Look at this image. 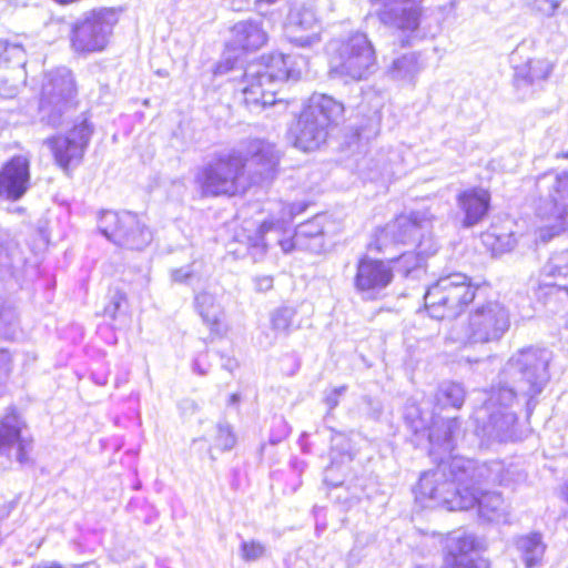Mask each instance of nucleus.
<instances>
[{
    "mask_svg": "<svg viewBox=\"0 0 568 568\" xmlns=\"http://www.w3.org/2000/svg\"><path fill=\"white\" fill-rule=\"evenodd\" d=\"M193 369H194V372H195L196 374H199V375H201V376H203V375H205V374H206V371H205V369H203V368L201 367V365H200L199 361H195V362H194Z\"/></svg>",
    "mask_w": 568,
    "mask_h": 568,
    "instance_id": "52",
    "label": "nucleus"
},
{
    "mask_svg": "<svg viewBox=\"0 0 568 568\" xmlns=\"http://www.w3.org/2000/svg\"><path fill=\"white\" fill-rule=\"evenodd\" d=\"M322 30V23L311 6L296 4L290 10L285 31L287 39L294 45L313 48L320 44Z\"/></svg>",
    "mask_w": 568,
    "mask_h": 568,
    "instance_id": "16",
    "label": "nucleus"
},
{
    "mask_svg": "<svg viewBox=\"0 0 568 568\" xmlns=\"http://www.w3.org/2000/svg\"><path fill=\"white\" fill-rule=\"evenodd\" d=\"M42 240L45 244L50 243V237L45 231L38 232V241Z\"/></svg>",
    "mask_w": 568,
    "mask_h": 568,
    "instance_id": "53",
    "label": "nucleus"
},
{
    "mask_svg": "<svg viewBox=\"0 0 568 568\" xmlns=\"http://www.w3.org/2000/svg\"><path fill=\"white\" fill-rule=\"evenodd\" d=\"M551 64L544 59L528 60L523 65L515 68V79L527 84H534L538 81L546 80L551 72Z\"/></svg>",
    "mask_w": 568,
    "mask_h": 568,
    "instance_id": "33",
    "label": "nucleus"
},
{
    "mask_svg": "<svg viewBox=\"0 0 568 568\" xmlns=\"http://www.w3.org/2000/svg\"><path fill=\"white\" fill-rule=\"evenodd\" d=\"M427 501L446 506L449 510H466L477 505L479 515L484 519L494 523L508 521V506L503 496L496 491L488 490L477 494L475 490H470L469 486H465L455 490H443L438 498L427 499Z\"/></svg>",
    "mask_w": 568,
    "mask_h": 568,
    "instance_id": "11",
    "label": "nucleus"
},
{
    "mask_svg": "<svg viewBox=\"0 0 568 568\" xmlns=\"http://www.w3.org/2000/svg\"><path fill=\"white\" fill-rule=\"evenodd\" d=\"M17 254V245L9 240L7 231L0 227V277L11 274Z\"/></svg>",
    "mask_w": 568,
    "mask_h": 568,
    "instance_id": "36",
    "label": "nucleus"
},
{
    "mask_svg": "<svg viewBox=\"0 0 568 568\" xmlns=\"http://www.w3.org/2000/svg\"><path fill=\"white\" fill-rule=\"evenodd\" d=\"M125 303L126 295L121 291H115L111 295L108 305L104 307V314L111 320H116L118 315L122 310L123 304Z\"/></svg>",
    "mask_w": 568,
    "mask_h": 568,
    "instance_id": "43",
    "label": "nucleus"
},
{
    "mask_svg": "<svg viewBox=\"0 0 568 568\" xmlns=\"http://www.w3.org/2000/svg\"><path fill=\"white\" fill-rule=\"evenodd\" d=\"M559 7V2L557 0H534L532 8L545 14L552 16Z\"/></svg>",
    "mask_w": 568,
    "mask_h": 568,
    "instance_id": "44",
    "label": "nucleus"
},
{
    "mask_svg": "<svg viewBox=\"0 0 568 568\" xmlns=\"http://www.w3.org/2000/svg\"><path fill=\"white\" fill-rule=\"evenodd\" d=\"M490 195L486 190L473 189L458 196V205L465 214L464 225L470 227L480 222L487 214Z\"/></svg>",
    "mask_w": 568,
    "mask_h": 568,
    "instance_id": "26",
    "label": "nucleus"
},
{
    "mask_svg": "<svg viewBox=\"0 0 568 568\" xmlns=\"http://www.w3.org/2000/svg\"><path fill=\"white\" fill-rule=\"evenodd\" d=\"M424 68L420 54L410 52L394 59L386 73L392 81L400 85H415L417 77Z\"/></svg>",
    "mask_w": 568,
    "mask_h": 568,
    "instance_id": "27",
    "label": "nucleus"
},
{
    "mask_svg": "<svg viewBox=\"0 0 568 568\" xmlns=\"http://www.w3.org/2000/svg\"><path fill=\"white\" fill-rule=\"evenodd\" d=\"M540 284L565 287L561 281L568 280V250L552 254L540 271Z\"/></svg>",
    "mask_w": 568,
    "mask_h": 568,
    "instance_id": "30",
    "label": "nucleus"
},
{
    "mask_svg": "<svg viewBox=\"0 0 568 568\" xmlns=\"http://www.w3.org/2000/svg\"><path fill=\"white\" fill-rule=\"evenodd\" d=\"M489 471H481V464L460 456L440 459L435 469L425 471L419 478L416 499L426 504L427 499L438 498L443 490H455L469 486L477 494L487 491Z\"/></svg>",
    "mask_w": 568,
    "mask_h": 568,
    "instance_id": "4",
    "label": "nucleus"
},
{
    "mask_svg": "<svg viewBox=\"0 0 568 568\" xmlns=\"http://www.w3.org/2000/svg\"><path fill=\"white\" fill-rule=\"evenodd\" d=\"M564 329L566 332V336L568 338V313L566 314L565 316V324H564Z\"/></svg>",
    "mask_w": 568,
    "mask_h": 568,
    "instance_id": "56",
    "label": "nucleus"
},
{
    "mask_svg": "<svg viewBox=\"0 0 568 568\" xmlns=\"http://www.w3.org/2000/svg\"><path fill=\"white\" fill-rule=\"evenodd\" d=\"M481 287L464 273L454 272L440 276L428 286L424 300L430 317L452 320L460 315L475 301Z\"/></svg>",
    "mask_w": 568,
    "mask_h": 568,
    "instance_id": "5",
    "label": "nucleus"
},
{
    "mask_svg": "<svg viewBox=\"0 0 568 568\" xmlns=\"http://www.w3.org/2000/svg\"><path fill=\"white\" fill-rule=\"evenodd\" d=\"M430 230L424 233V236L418 235L416 242V252H405L397 260V271L404 276L419 277L424 272L423 266L425 262L424 255H432L436 252V245L430 239Z\"/></svg>",
    "mask_w": 568,
    "mask_h": 568,
    "instance_id": "25",
    "label": "nucleus"
},
{
    "mask_svg": "<svg viewBox=\"0 0 568 568\" xmlns=\"http://www.w3.org/2000/svg\"><path fill=\"white\" fill-rule=\"evenodd\" d=\"M11 506L7 503H0V521L9 516Z\"/></svg>",
    "mask_w": 568,
    "mask_h": 568,
    "instance_id": "51",
    "label": "nucleus"
},
{
    "mask_svg": "<svg viewBox=\"0 0 568 568\" xmlns=\"http://www.w3.org/2000/svg\"><path fill=\"white\" fill-rule=\"evenodd\" d=\"M78 90L72 72L65 68H57L43 77L39 110L41 120L55 126L62 114L72 108Z\"/></svg>",
    "mask_w": 568,
    "mask_h": 568,
    "instance_id": "10",
    "label": "nucleus"
},
{
    "mask_svg": "<svg viewBox=\"0 0 568 568\" xmlns=\"http://www.w3.org/2000/svg\"><path fill=\"white\" fill-rule=\"evenodd\" d=\"M393 280L392 267L367 255L361 257L356 265L354 287L365 300H375Z\"/></svg>",
    "mask_w": 568,
    "mask_h": 568,
    "instance_id": "18",
    "label": "nucleus"
},
{
    "mask_svg": "<svg viewBox=\"0 0 568 568\" xmlns=\"http://www.w3.org/2000/svg\"><path fill=\"white\" fill-rule=\"evenodd\" d=\"M493 239L496 241L493 245V251L495 253L509 252L516 246L517 243V240L513 234L497 235L489 232L484 235V242L486 243Z\"/></svg>",
    "mask_w": 568,
    "mask_h": 568,
    "instance_id": "39",
    "label": "nucleus"
},
{
    "mask_svg": "<svg viewBox=\"0 0 568 568\" xmlns=\"http://www.w3.org/2000/svg\"><path fill=\"white\" fill-rule=\"evenodd\" d=\"M436 405L445 407L460 408L465 400V390L460 384L453 382L443 383L435 394Z\"/></svg>",
    "mask_w": 568,
    "mask_h": 568,
    "instance_id": "35",
    "label": "nucleus"
},
{
    "mask_svg": "<svg viewBox=\"0 0 568 568\" xmlns=\"http://www.w3.org/2000/svg\"><path fill=\"white\" fill-rule=\"evenodd\" d=\"M562 494H564L565 500L568 503V483L565 484Z\"/></svg>",
    "mask_w": 568,
    "mask_h": 568,
    "instance_id": "55",
    "label": "nucleus"
},
{
    "mask_svg": "<svg viewBox=\"0 0 568 568\" xmlns=\"http://www.w3.org/2000/svg\"><path fill=\"white\" fill-rule=\"evenodd\" d=\"M305 207L301 202L272 203L268 216L262 221L255 236H248L247 250L254 261L261 258L272 243L278 244L285 253L295 248L320 253L324 248V216H315L298 225L292 237H285L291 234L293 219Z\"/></svg>",
    "mask_w": 568,
    "mask_h": 568,
    "instance_id": "2",
    "label": "nucleus"
},
{
    "mask_svg": "<svg viewBox=\"0 0 568 568\" xmlns=\"http://www.w3.org/2000/svg\"><path fill=\"white\" fill-rule=\"evenodd\" d=\"M17 322V315L10 306L0 304V337H11V327Z\"/></svg>",
    "mask_w": 568,
    "mask_h": 568,
    "instance_id": "41",
    "label": "nucleus"
},
{
    "mask_svg": "<svg viewBox=\"0 0 568 568\" xmlns=\"http://www.w3.org/2000/svg\"><path fill=\"white\" fill-rule=\"evenodd\" d=\"M244 170L243 152L233 149L216 154L203 165L195 175V183L205 196L234 195L243 187Z\"/></svg>",
    "mask_w": 568,
    "mask_h": 568,
    "instance_id": "7",
    "label": "nucleus"
},
{
    "mask_svg": "<svg viewBox=\"0 0 568 568\" xmlns=\"http://www.w3.org/2000/svg\"><path fill=\"white\" fill-rule=\"evenodd\" d=\"M118 21L119 14L113 8H100L85 12L72 26V49L78 53L103 51L109 44Z\"/></svg>",
    "mask_w": 568,
    "mask_h": 568,
    "instance_id": "9",
    "label": "nucleus"
},
{
    "mask_svg": "<svg viewBox=\"0 0 568 568\" xmlns=\"http://www.w3.org/2000/svg\"><path fill=\"white\" fill-rule=\"evenodd\" d=\"M29 164L18 156L9 161L0 171V199L17 201L27 191Z\"/></svg>",
    "mask_w": 568,
    "mask_h": 568,
    "instance_id": "21",
    "label": "nucleus"
},
{
    "mask_svg": "<svg viewBox=\"0 0 568 568\" xmlns=\"http://www.w3.org/2000/svg\"><path fill=\"white\" fill-rule=\"evenodd\" d=\"M333 71L346 79H367L376 67V54L372 42L363 32H352L328 43Z\"/></svg>",
    "mask_w": 568,
    "mask_h": 568,
    "instance_id": "6",
    "label": "nucleus"
},
{
    "mask_svg": "<svg viewBox=\"0 0 568 568\" xmlns=\"http://www.w3.org/2000/svg\"><path fill=\"white\" fill-rule=\"evenodd\" d=\"M432 425L429 427V454L437 458L440 454H448L454 450L457 439L462 434L460 422L458 418L439 419L436 413L432 416Z\"/></svg>",
    "mask_w": 568,
    "mask_h": 568,
    "instance_id": "23",
    "label": "nucleus"
},
{
    "mask_svg": "<svg viewBox=\"0 0 568 568\" xmlns=\"http://www.w3.org/2000/svg\"><path fill=\"white\" fill-rule=\"evenodd\" d=\"M256 290L260 292H267L273 287V278L264 275L255 278Z\"/></svg>",
    "mask_w": 568,
    "mask_h": 568,
    "instance_id": "48",
    "label": "nucleus"
},
{
    "mask_svg": "<svg viewBox=\"0 0 568 568\" xmlns=\"http://www.w3.org/2000/svg\"><path fill=\"white\" fill-rule=\"evenodd\" d=\"M92 130L87 121L75 125L68 135L54 136L44 141L51 151L57 164L68 170L71 165H79L89 144Z\"/></svg>",
    "mask_w": 568,
    "mask_h": 568,
    "instance_id": "15",
    "label": "nucleus"
},
{
    "mask_svg": "<svg viewBox=\"0 0 568 568\" xmlns=\"http://www.w3.org/2000/svg\"><path fill=\"white\" fill-rule=\"evenodd\" d=\"M201 263L192 262L190 265L173 268L171 271V280L179 284H191L193 281H200L202 274L200 270Z\"/></svg>",
    "mask_w": 568,
    "mask_h": 568,
    "instance_id": "37",
    "label": "nucleus"
},
{
    "mask_svg": "<svg viewBox=\"0 0 568 568\" xmlns=\"http://www.w3.org/2000/svg\"><path fill=\"white\" fill-rule=\"evenodd\" d=\"M233 69V65L230 64V61L226 59L225 61L221 62L217 67H216V71L215 73L216 74H224L226 73L227 71L232 70Z\"/></svg>",
    "mask_w": 568,
    "mask_h": 568,
    "instance_id": "50",
    "label": "nucleus"
},
{
    "mask_svg": "<svg viewBox=\"0 0 568 568\" xmlns=\"http://www.w3.org/2000/svg\"><path fill=\"white\" fill-rule=\"evenodd\" d=\"M216 446L222 450H230L235 446L236 437L227 424L217 425Z\"/></svg>",
    "mask_w": 568,
    "mask_h": 568,
    "instance_id": "42",
    "label": "nucleus"
},
{
    "mask_svg": "<svg viewBox=\"0 0 568 568\" xmlns=\"http://www.w3.org/2000/svg\"><path fill=\"white\" fill-rule=\"evenodd\" d=\"M265 546L257 540L243 541L241 545V557L245 561H255L265 555Z\"/></svg>",
    "mask_w": 568,
    "mask_h": 568,
    "instance_id": "40",
    "label": "nucleus"
},
{
    "mask_svg": "<svg viewBox=\"0 0 568 568\" xmlns=\"http://www.w3.org/2000/svg\"><path fill=\"white\" fill-rule=\"evenodd\" d=\"M38 568H62V567L52 565V566H43V567H38Z\"/></svg>",
    "mask_w": 568,
    "mask_h": 568,
    "instance_id": "58",
    "label": "nucleus"
},
{
    "mask_svg": "<svg viewBox=\"0 0 568 568\" xmlns=\"http://www.w3.org/2000/svg\"><path fill=\"white\" fill-rule=\"evenodd\" d=\"M27 424L14 410H8L0 418V454L9 458H16L20 464L30 460L32 439L26 437Z\"/></svg>",
    "mask_w": 568,
    "mask_h": 568,
    "instance_id": "17",
    "label": "nucleus"
},
{
    "mask_svg": "<svg viewBox=\"0 0 568 568\" xmlns=\"http://www.w3.org/2000/svg\"><path fill=\"white\" fill-rule=\"evenodd\" d=\"M10 364H11V357L10 354L0 349V379L6 377L10 371Z\"/></svg>",
    "mask_w": 568,
    "mask_h": 568,
    "instance_id": "47",
    "label": "nucleus"
},
{
    "mask_svg": "<svg viewBox=\"0 0 568 568\" xmlns=\"http://www.w3.org/2000/svg\"><path fill=\"white\" fill-rule=\"evenodd\" d=\"M346 386H341L332 389L325 397V403L329 409H334L339 402V397L345 393Z\"/></svg>",
    "mask_w": 568,
    "mask_h": 568,
    "instance_id": "46",
    "label": "nucleus"
},
{
    "mask_svg": "<svg viewBox=\"0 0 568 568\" xmlns=\"http://www.w3.org/2000/svg\"><path fill=\"white\" fill-rule=\"evenodd\" d=\"M434 216L426 210L416 211L409 215H399L377 230L374 240L368 244L369 250L385 253L396 243H415L418 235L432 230Z\"/></svg>",
    "mask_w": 568,
    "mask_h": 568,
    "instance_id": "13",
    "label": "nucleus"
},
{
    "mask_svg": "<svg viewBox=\"0 0 568 568\" xmlns=\"http://www.w3.org/2000/svg\"><path fill=\"white\" fill-rule=\"evenodd\" d=\"M304 111L312 113L313 118H318V121L328 129L342 119L344 105L329 95L314 94Z\"/></svg>",
    "mask_w": 568,
    "mask_h": 568,
    "instance_id": "28",
    "label": "nucleus"
},
{
    "mask_svg": "<svg viewBox=\"0 0 568 568\" xmlns=\"http://www.w3.org/2000/svg\"><path fill=\"white\" fill-rule=\"evenodd\" d=\"M78 568H99L94 562H85L80 565Z\"/></svg>",
    "mask_w": 568,
    "mask_h": 568,
    "instance_id": "54",
    "label": "nucleus"
},
{
    "mask_svg": "<svg viewBox=\"0 0 568 568\" xmlns=\"http://www.w3.org/2000/svg\"><path fill=\"white\" fill-rule=\"evenodd\" d=\"M245 168L254 183L272 180L276 173L280 155L272 143L252 140L245 145L243 154Z\"/></svg>",
    "mask_w": 568,
    "mask_h": 568,
    "instance_id": "19",
    "label": "nucleus"
},
{
    "mask_svg": "<svg viewBox=\"0 0 568 568\" xmlns=\"http://www.w3.org/2000/svg\"><path fill=\"white\" fill-rule=\"evenodd\" d=\"M276 1H277V0H256V2H258V3H262V2H263V3H267V4L274 3V2H276Z\"/></svg>",
    "mask_w": 568,
    "mask_h": 568,
    "instance_id": "57",
    "label": "nucleus"
},
{
    "mask_svg": "<svg viewBox=\"0 0 568 568\" xmlns=\"http://www.w3.org/2000/svg\"><path fill=\"white\" fill-rule=\"evenodd\" d=\"M294 135V145L305 152L317 150L328 135V129L318 121V118H313L312 113L303 111L292 130Z\"/></svg>",
    "mask_w": 568,
    "mask_h": 568,
    "instance_id": "24",
    "label": "nucleus"
},
{
    "mask_svg": "<svg viewBox=\"0 0 568 568\" xmlns=\"http://www.w3.org/2000/svg\"><path fill=\"white\" fill-rule=\"evenodd\" d=\"M510 326L507 308L497 301L476 304L460 331L452 337L462 344H487L499 341Z\"/></svg>",
    "mask_w": 568,
    "mask_h": 568,
    "instance_id": "8",
    "label": "nucleus"
},
{
    "mask_svg": "<svg viewBox=\"0 0 568 568\" xmlns=\"http://www.w3.org/2000/svg\"><path fill=\"white\" fill-rule=\"evenodd\" d=\"M21 53L22 49L20 45L9 44L6 41L0 40V62L2 60L8 61Z\"/></svg>",
    "mask_w": 568,
    "mask_h": 568,
    "instance_id": "45",
    "label": "nucleus"
},
{
    "mask_svg": "<svg viewBox=\"0 0 568 568\" xmlns=\"http://www.w3.org/2000/svg\"><path fill=\"white\" fill-rule=\"evenodd\" d=\"M195 307L212 332H220L221 317L223 310L215 295L203 291L195 295Z\"/></svg>",
    "mask_w": 568,
    "mask_h": 568,
    "instance_id": "32",
    "label": "nucleus"
},
{
    "mask_svg": "<svg viewBox=\"0 0 568 568\" xmlns=\"http://www.w3.org/2000/svg\"><path fill=\"white\" fill-rule=\"evenodd\" d=\"M232 31L235 44L243 50H258L267 41V33L257 21H240Z\"/></svg>",
    "mask_w": 568,
    "mask_h": 568,
    "instance_id": "29",
    "label": "nucleus"
},
{
    "mask_svg": "<svg viewBox=\"0 0 568 568\" xmlns=\"http://www.w3.org/2000/svg\"><path fill=\"white\" fill-rule=\"evenodd\" d=\"M379 6L377 13L383 23L403 32H414L419 26V10L415 7H400L405 0H372Z\"/></svg>",
    "mask_w": 568,
    "mask_h": 568,
    "instance_id": "22",
    "label": "nucleus"
},
{
    "mask_svg": "<svg viewBox=\"0 0 568 568\" xmlns=\"http://www.w3.org/2000/svg\"><path fill=\"white\" fill-rule=\"evenodd\" d=\"M481 471H489V485H504L507 481V471L504 463L500 460L481 464Z\"/></svg>",
    "mask_w": 568,
    "mask_h": 568,
    "instance_id": "38",
    "label": "nucleus"
},
{
    "mask_svg": "<svg viewBox=\"0 0 568 568\" xmlns=\"http://www.w3.org/2000/svg\"><path fill=\"white\" fill-rule=\"evenodd\" d=\"M237 400V395L233 394L231 396V403H235Z\"/></svg>",
    "mask_w": 568,
    "mask_h": 568,
    "instance_id": "59",
    "label": "nucleus"
},
{
    "mask_svg": "<svg viewBox=\"0 0 568 568\" xmlns=\"http://www.w3.org/2000/svg\"><path fill=\"white\" fill-rule=\"evenodd\" d=\"M479 542L473 535L455 534L446 540L445 568H489L487 559L474 556Z\"/></svg>",
    "mask_w": 568,
    "mask_h": 568,
    "instance_id": "20",
    "label": "nucleus"
},
{
    "mask_svg": "<svg viewBox=\"0 0 568 568\" xmlns=\"http://www.w3.org/2000/svg\"><path fill=\"white\" fill-rule=\"evenodd\" d=\"M99 230L115 245L129 250H142L152 241L145 223L132 212L104 211L99 217Z\"/></svg>",
    "mask_w": 568,
    "mask_h": 568,
    "instance_id": "12",
    "label": "nucleus"
},
{
    "mask_svg": "<svg viewBox=\"0 0 568 568\" xmlns=\"http://www.w3.org/2000/svg\"><path fill=\"white\" fill-rule=\"evenodd\" d=\"M514 547L527 568L537 565L545 552V545L539 534H529L514 538Z\"/></svg>",
    "mask_w": 568,
    "mask_h": 568,
    "instance_id": "31",
    "label": "nucleus"
},
{
    "mask_svg": "<svg viewBox=\"0 0 568 568\" xmlns=\"http://www.w3.org/2000/svg\"><path fill=\"white\" fill-rule=\"evenodd\" d=\"M566 156L568 158V153L566 154Z\"/></svg>",
    "mask_w": 568,
    "mask_h": 568,
    "instance_id": "62",
    "label": "nucleus"
},
{
    "mask_svg": "<svg viewBox=\"0 0 568 568\" xmlns=\"http://www.w3.org/2000/svg\"><path fill=\"white\" fill-rule=\"evenodd\" d=\"M536 214L545 222L539 229L544 242L565 230L568 224V172L555 176L549 194L540 199Z\"/></svg>",
    "mask_w": 568,
    "mask_h": 568,
    "instance_id": "14",
    "label": "nucleus"
},
{
    "mask_svg": "<svg viewBox=\"0 0 568 568\" xmlns=\"http://www.w3.org/2000/svg\"><path fill=\"white\" fill-rule=\"evenodd\" d=\"M548 354L544 349L526 348L515 354L506 364L505 385L493 387L484 405L474 413L476 433L488 440L506 442L515 438L516 415L509 410L517 395L531 399L541 393L548 381Z\"/></svg>",
    "mask_w": 568,
    "mask_h": 568,
    "instance_id": "1",
    "label": "nucleus"
},
{
    "mask_svg": "<svg viewBox=\"0 0 568 568\" xmlns=\"http://www.w3.org/2000/svg\"><path fill=\"white\" fill-rule=\"evenodd\" d=\"M342 439H343L342 436H336L333 438V443H336L337 440H342Z\"/></svg>",
    "mask_w": 568,
    "mask_h": 568,
    "instance_id": "60",
    "label": "nucleus"
},
{
    "mask_svg": "<svg viewBox=\"0 0 568 568\" xmlns=\"http://www.w3.org/2000/svg\"><path fill=\"white\" fill-rule=\"evenodd\" d=\"M296 313L295 307L287 305L280 306L271 313V328L275 335L288 336L292 333L296 327L294 325Z\"/></svg>",
    "mask_w": 568,
    "mask_h": 568,
    "instance_id": "34",
    "label": "nucleus"
},
{
    "mask_svg": "<svg viewBox=\"0 0 568 568\" xmlns=\"http://www.w3.org/2000/svg\"><path fill=\"white\" fill-rule=\"evenodd\" d=\"M181 409L183 413H186V412L194 413L199 409V406L194 400L185 399L181 403Z\"/></svg>",
    "mask_w": 568,
    "mask_h": 568,
    "instance_id": "49",
    "label": "nucleus"
},
{
    "mask_svg": "<svg viewBox=\"0 0 568 568\" xmlns=\"http://www.w3.org/2000/svg\"><path fill=\"white\" fill-rule=\"evenodd\" d=\"M301 65L291 55L271 53L247 65L244 73L242 94L247 106H274L280 111L286 108L283 101L274 99L277 84L286 80H297Z\"/></svg>",
    "mask_w": 568,
    "mask_h": 568,
    "instance_id": "3",
    "label": "nucleus"
},
{
    "mask_svg": "<svg viewBox=\"0 0 568 568\" xmlns=\"http://www.w3.org/2000/svg\"><path fill=\"white\" fill-rule=\"evenodd\" d=\"M343 458H347L348 460H351V455L349 454H343Z\"/></svg>",
    "mask_w": 568,
    "mask_h": 568,
    "instance_id": "61",
    "label": "nucleus"
}]
</instances>
